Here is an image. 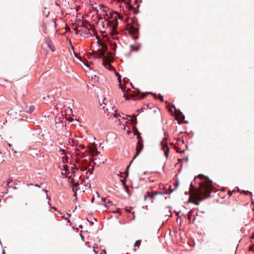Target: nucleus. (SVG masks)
Returning <instances> with one entry per match:
<instances>
[{
	"label": "nucleus",
	"instance_id": "nucleus-1",
	"mask_svg": "<svg viewBox=\"0 0 254 254\" xmlns=\"http://www.w3.org/2000/svg\"><path fill=\"white\" fill-rule=\"evenodd\" d=\"M107 24L113 30H115L118 25V20L126 23V27L129 35L134 40L139 38V24L136 17H103Z\"/></svg>",
	"mask_w": 254,
	"mask_h": 254
},
{
	"label": "nucleus",
	"instance_id": "nucleus-2",
	"mask_svg": "<svg viewBox=\"0 0 254 254\" xmlns=\"http://www.w3.org/2000/svg\"><path fill=\"white\" fill-rule=\"evenodd\" d=\"M75 19V25L76 27H79L80 29V35L84 38L92 37V34L90 32L91 26L89 22L85 19L87 17H80L81 18H78V17H73ZM92 19L94 17H89Z\"/></svg>",
	"mask_w": 254,
	"mask_h": 254
},
{
	"label": "nucleus",
	"instance_id": "nucleus-3",
	"mask_svg": "<svg viewBox=\"0 0 254 254\" xmlns=\"http://www.w3.org/2000/svg\"><path fill=\"white\" fill-rule=\"evenodd\" d=\"M202 178H205L206 180H208V181L210 183H212V181L210 180L208 177L205 176L204 175L200 174L197 177H195L193 179V182L195 183L198 184L199 188L198 189H196L193 186L192 182L190 183V188L194 189V192H195V195L197 197H199L201 195H202L203 194H205V193H210V191L208 186L206 185L202 184V183L201 182L198 181V179H202Z\"/></svg>",
	"mask_w": 254,
	"mask_h": 254
},
{
	"label": "nucleus",
	"instance_id": "nucleus-4",
	"mask_svg": "<svg viewBox=\"0 0 254 254\" xmlns=\"http://www.w3.org/2000/svg\"><path fill=\"white\" fill-rule=\"evenodd\" d=\"M91 13L92 16H94V14H97V16H113L114 14H117V16H120L118 12L113 11L102 4H100L98 7L93 8L91 10Z\"/></svg>",
	"mask_w": 254,
	"mask_h": 254
},
{
	"label": "nucleus",
	"instance_id": "nucleus-5",
	"mask_svg": "<svg viewBox=\"0 0 254 254\" xmlns=\"http://www.w3.org/2000/svg\"><path fill=\"white\" fill-rule=\"evenodd\" d=\"M137 116V115L133 114L132 117L130 115H126V117L129 118L127 119L128 121L131 122V124L133 126L132 129L134 131V134H135V132H137L136 136L138 141H143V138L141 136V133L138 131L137 127H135L136 125L137 124V121L136 118Z\"/></svg>",
	"mask_w": 254,
	"mask_h": 254
},
{
	"label": "nucleus",
	"instance_id": "nucleus-6",
	"mask_svg": "<svg viewBox=\"0 0 254 254\" xmlns=\"http://www.w3.org/2000/svg\"><path fill=\"white\" fill-rule=\"evenodd\" d=\"M56 25V22L54 19H51L48 22H43L41 24L43 32L47 34L48 33L47 30V27L50 26H55Z\"/></svg>",
	"mask_w": 254,
	"mask_h": 254
},
{
	"label": "nucleus",
	"instance_id": "nucleus-7",
	"mask_svg": "<svg viewBox=\"0 0 254 254\" xmlns=\"http://www.w3.org/2000/svg\"><path fill=\"white\" fill-rule=\"evenodd\" d=\"M193 193H194V195L195 196V197L199 198L198 200V201H194V200H193L189 199L188 200V203H193V204H195L196 205H198L199 204V202L200 201H203L204 200L206 199V198L211 197L210 193H205L206 194V195L204 196V197H201L202 195H201L199 197H197L195 195V192H194Z\"/></svg>",
	"mask_w": 254,
	"mask_h": 254
},
{
	"label": "nucleus",
	"instance_id": "nucleus-8",
	"mask_svg": "<svg viewBox=\"0 0 254 254\" xmlns=\"http://www.w3.org/2000/svg\"><path fill=\"white\" fill-rule=\"evenodd\" d=\"M160 144L161 146V149L164 150V156L167 158L169 155L170 148L168 146L167 142H164V141H161Z\"/></svg>",
	"mask_w": 254,
	"mask_h": 254
},
{
	"label": "nucleus",
	"instance_id": "nucleus-9",
	"mask_svg": "<svg viewBox=\"0 0 254 254\" xmlns=\"http://www.w3.org/2000/svg\"><path fill=\"white\" fill-rule=\"evenodd\" d=\"M147 94L152 95L155 99H159L160 100V101L162 102H165L166 103H167L168 104H170L168 101H164L163 96L162 95H161L160 94L157 95L155 93L149 92L147 93Z\"/></svg>",
	"mask_w": 254,
	"mask_h": 254
},
{
	"label": "nucleus",
	"instance_id": "nucleus-10",
	"mask_svg": "<svg viewBox=\"0 0 254 254\" xmlns=\"http://www.w3.org/2000/svg\"><path fill=\"white\" fill-rule=\"evenodd\" d=\"M130 86L132 88L135 89L137 91L138 94H141L140 96L138 97L139 99H142L147 96V93L141 92V91L138 88H135L132 83H130Z\"/></svg>",
	"mask_w": 254,
	"mask_h": 254
},
{
	"label": "nucleus",
	"instance_id": "nucleus-11",
	"mask_svg": "<svg viewBox=\"0 0 254 254\" xmlns=\"http://www.w3.org/2000/svg\"><path fill=\"white\" fill-rule=\"evenodd\" d=\"M119 87L122 90V92L124 93V97L125 98L126 100H130V97H129L125 93L126 91V89L125 88H123L120 84L119 85Z\"/></svg>",
	"mask_w": 254,
	"mask_h": 254
},
{
	"label": "nucleus",
	"instance_id": "nucleus-12",
	"mask_svg": "<svg viewBox=\"0 0 254 254\" xmlns=\"http://www.w3.org/2000/svg\"><path fill=\"white\" fill-rule=\"evenodd\" d=\"M102 64L108 69L111 71L114 70L113 67L109 63H106L103 62Z\"/></svg>",
	"mask_w": 254,
	"mask_h": 254
},
{
	"label": "nucleus",
	"instance_id": "nucleus-13",
	"mask_svg": "<svg viewBox=\"0 0 254 254\" xmlns=\"http://www.w3.org/2000/svg\"><path fill=\"white\" fill-rule=\"evenodd\" d=\"M143 149V141H137L136 149H138L141 151Z\"/></svg>",
	"mask_w": 254,
	"mask_h": 254
},
{
	"label": "nucleus",
	"instance_id": "nucleus-14",
	"mask_svg": "<svg viewBox=\"0 0 254 254\" xmlns=\"http://www.w3.org/2000/svg\"><path fill=\"white\" fill-rule=\"evenodd\" d=\"M72 27H73L74 30L75 31V34L76 35L80 34V33H81L80 29H79V27H77V26L76 27V26L75 25V22L72 23Z\"/></svg>",
	"mask_w": 254,
	"mask_h": 254
},
{
	"label": "nucleus",
	"instance_id": "nucleus-15",
	"mask_svg": "<svg viewBox=\"0 0 254 254\" xmlns=\"http://www.w3.org/2000/svg\"><path fill=\"white\" fill-rule=\"evenodd\" d=\"M198 208H193L192 209H191L188 213L187 214V216H188V218L190 220V219H191V216L193 215L194 211H195L196 210H198Z\"/></svg>",
	"mask_w": 254,
	"mask_h": 254
},
{
	"label": "nucleus",
	"instance_id": "nucleus-16",
	"mask_svg": "<svg viewBox=\"0 0 254 254\" xmlns=\"http://www.w3.org/2000/svg\"><path fill=\"white\" fill-rule=\"evenodd\" d=\"M179 185V180L178 178H176L175 180V183H174V189H173L171 190V192H173L175 190H176Z\"/></svg>",
	"mask_w": 254,
	"mask_h": 254
},
{
	"label": "nucleus",
	"instance_id": "nucleus-17",
	"mask_svg": "<svg viewBox=\"0 0 254 254\" xmlns=\"http://www.w3.org/2000/svg\"><path fill=\"white\" fill-rule=\"evenodd\" d=\"M35 110V107L33 105H31L29 107H26V112L29 113H32Z\"/></svg>",
	"mask_w": 254,
	"mask_h": 254
},
{
	"label": "nucleus",
	"instance_id": "nucleus-18",
	"mask_svg": "<svg viewBox=\"0 0 254 254\" xmlns=\"http://www.w3.org/2000/svg\"><path fill=\"white\" fill-rule=\"evenodd\" d=\"M188 160H189L188 156H186L185 157L182 158V159L179 158L178 159V163L175 165V166H176L179 163H181V164H182L183 161L187 162V161H188Z\"/></svg>",
	"mask_w": 254,
	"mask_h": 254
},
{
	"label": "nucleus",
	"instance_id": "nucleus-19",
	"mask_svg": "<svg viewBox=\"0 0 254 254\" xmlns=\"http://www.w3.org/2000/svg\"><path fill=\"white\" fill-rule=\"evenodd\" d=\"M141 242V240H138L136 241V242L134 244V248H135L136 247H137L138 248H139V247L140 245ZM133 251L134 252H136V248H134L133 249Z\"/></svg>",
	"mask_w": 254,
	"mask_h": 254
},
{
	"label": "nucleus",
	"instance_id": "nucleus-20",
	"mask_svg": "<svg viewBox=\"0 0 254 254\" xmlns=\"http://www.w3.org/2000/svg\"><path fill=\"white\" fill-rule=\"evenodd\" d=\"M130 49H131V51H137L140 48V45L138 44L135 48H134L133 45H130Z\"/></svg>",
	"mask_w": 254,
	"mask_h": 254
},
{
	"label": "nucleus",
	"instance_id": "nucleus-21",
	"mask_svg": "<svg viewBox=\"0 0 254 254\" xmlns=\"http://www.w3.org/2000/svg\"><path fill=\"white\" fill-rule=\"evenodd\" d=\"M141 152V150H138V149H136V152L135 153V154L133 156V159L132 160H131L130 161V164H131L132 162H133V160L138 156L139 155V154L140 153V152Z\"/></svg>",
	"mask_w": 254,
	"mask_h": 254
},
{
	"label": "nucleus",
	"instance_id": "nucleus-22",
	"mask_svg": "<svg viewBox=\"0 0 254 254\" xmlns=\"http://www.w3.org/2000/svg\"><path fill=\"white\" fill-rule=\"evenodd\" d=\"M141 152V150H138V149H136V152L135 153V154L133 156V159L132 160H131L130 161V164H131L132 162H133V160L138 156L139 155V154L140 153V152Z\"/></svg>",
	"mask_w": 254,
	"mask_h": 254
},
{
	"label": "nucleus",
	"instance_id": "nucleus-23",
	"mask_svg": "<svg viewBox=\"0 0 254 254\" xmlns=\"http://www.w3.org/2000/svg\"><path fill=\"white\" fill-rule=\"evenodd\" d=\"M164 137L163 138V140L162 141H164V142H167L168 137L169 136V134L167 131H164Z\"/></svg>",
	"mask_w": 254,
	"mask_h": 254
},
{
	"label": "nucleus",
	"instance_id": "nucleus-24",
	"mask_svg": "<svg viewBox=\"0 0 254 254\" xmlns=\"http://www.w3.org/2000/svg\"><path fill=\"white\" fill-rule=\"evenodd\" d=\"M175 111L179 114V115L180 116L182 120H185V116L183 114V113L180 110L178 109V111Z\"/></svg>",
	"mask_w": 254,
	"mask_h": 254
},
{
	"label": "nucleus",
	"instance_id": "nucleus-25",
	"mask_svg": "<svg viewBox=\"0 0 254 254\" xmlns=\"http://www.w3.org/2000/svg\"><path fill=\"white\" fill-rule=\"evenodd\" d=\"M101 200L105 203H111L112 201L107 199L106 197H102Z\"/></svg>",
	"mask_w": 254,
	"mask_h": 254
},
{
	"label": "nucleus",
	"instance_id": "nucleus-26",
	"mask_svg": "<svg viewBox=\"0 0 254 254\" xmlns=\"http://www.w3.org/2000/svg\"><path fill=\"white\" fill-rule=\"evenodd\" d=\"M132 208H133V207H130L129 209L127 207H126L124 208V210L127 212L130 213H131L132 214H134V211H132V212L131 211V209H132Z\"/></svg>",
	"mask_w": 254,
	"mask_h": 254
},
{
	"label": "nucleus",
	"instance_id": "nucleus-27",
	"mask_svg": "<svg viewBox=\"0 0 254 254\" xmlns=\"http://www.w3.org/2000/svg\"><path fill=\"white\" fill-rule=\"evenodd\" d=\"M71 187L73 192L77 191L78 190H79V187H77V186H75V185H72Z\"/></svg>",
	"mask_w": 254,
	"mask_h": 254
},
{
	"label": "nucleus",
	"instance_id": "nucleus-28",
	"mask_svg": "<svg viewBox=\"0 0 254 254\" xmlns=\"http://www.w3.org/2000/svg\"><path fill=\"white\" fill-rule=\"evenodd\" d=\"M171 193L172 192H171V191L170 192H168L166 190L159 191V194H161V195H165V194H169V195H170Z\"/></svg>",
	"mask_w": 254,
	"mask_h": 254
},
{
	"label": "nucleus",
	"instance_id": "nucleus-29",
	"mask_svg": "<svg viewBox=\"0 0 254 254\" xmlns=\"http://www.w3.org/2000/svg\"><path fill=\"white\" fill-rule=\"evenodd\" d=\"M46 43L48 45V46H50V45L52 44L51 40L50 39V37H47L46 39Z\"/></svg>",
	"mask_w": 254,
	"mask_h": 254
},
{
	"label": "nucleus",
	"instance_id": "nucleus-30",
	"mask_svg": "<svg viewBox=\"0 0 254 254\" xmlns=\"http://www.w3.org/2000/svg\"><path fill=\"white\" fill-rule=\"evenodd\" d=\"M128 173H126L125 172L124 175H120V177L126 179L128 177Z\"/></svg>",
	"mask_w": 254,
	"mask_h": 254
},
{
	"label": "nucleus",
	"instance_id": "nucleus-31",
	"mask_svg": "<svg viewBox=\"0 0 254 254\" xmlns=\"http://www.w3.org/2000/svg\"><path fill=\"white\" fill-rule=\"evenodd\" d=\"M233 192H238V189L237 190H232V191L229 190V191L228 192V195L229 196H231V195H232V194H233Z\"/></svg>",
	"mask_w": 254,
	"mask_h": 254
},
{
	"label": "nucleus",
	"instance_id": "nucleus-32",
	"mask_svg": "<svg viewBox=\"0 0 254 254\" xmlns=\"http://www.w3.org/2000/svg\"><path fill=\"white\" fill-rule=\"evenodd\" d=\"M68 179L70 180V183L71 184L74 183L75 180L73 179V177L71 176H69L68 177Z\"/></svg>",
	"mask_w": 254,
	"mask_h": 254
},
{
	"label": "nucleus",
	"instance_id": "nucleus-33",
	"mask_svg": "<svg viewBox=\"0 0 254 254\" xmlns=\"http://www.w3.org/2000/svg\"><path fill=\"white\" fill-rule=\"evenodd\" d=\"M48 47L50 49V50H51L52 52H55V47H54V46L52 45V44H51V45H50V46H48Z\"/></svg>",
	"mask_w": 254,
	"mask_h": 254
},
{
	"label": "nucleus",
	"instance_id": "nucleus-34",
	"mask_svg": "<svg viewBox=\"0 0 254 254\" xmlns=\"http://www.w3.org/2000/svg\"><path fill=\"white\" fill-rule=\"evenodd\" d=\"M64 171H62V173H61V174H62V175H65V174H66V173H67L68 174H70V172H69V171L68 172V171H67V170L66 169H64Z\"/></svg>",
	"mask_w": 254,
	"mask_h": 254
},
{
	"label": "nucleus",
	"instance_id": "nucleus-35",
	"mask_svg": "<svg viewBox=\"0 0 254 254\" xmlns=\"http://www.w3.org/2000/svg\"><path fill=\"white\" fill-rule=\"evenodd\" d=\"M42 191H44L46 193V195H47V198L50 200V198L48 196V191L47 190H46L45 189H43L42 190Z\"/></svg>",
	"mask_w": 254,
	"mask_h": 254
},
{
	"label": "nucleus",
	"instance_id": "nucleus-36",
	"mask_svg": "<svg viewBox=\"0 0 254 254\" xmlns=\"http://www.w3.org/2000/svg\"><path fill=\"white\" fill-rule=\"evenodd\" d=\"M174 212L176 213L177 215L178 216V218L177 219V221H178L179 219H180V222H181V220L180 218V217L179 216V213L181 212L180 210L179 212H177L176 210H174Z\"/></svg>",
	"mask_w": 254,
	"mask_h": 254
},
{
	"label": "nucleus",
	"instance_id": "nucleus-37",
	"mask_svg": "<svg viewBox=\"0 0 254 254\" xmlns=\"http://www.w3.org/2000/svg\"><path fill=\"white\" fill-rule=\"evenodd\" d=\"M146 108H144V107H142L141 109H138L136 110V112L139 113H141L142 112H143L144 110H145Z\"/></svg>",
	"mask_w": 254,
	"mask_h": 254
},
{
	"label": "nucleus",
	"instance_id": "nucleus-38",
	"mask_svg": "<svg viewBox=\"0 0 254 254\" xmlns=\"http://www.w3.org/2000/svg\"><path fill=\"white\" fill-rule=\"evenodd\" d=\"M43 185V184H42V183H41L40 185H39V184H34V186L35 187H37V188H41V185ZM29 185H32V186H33V184H30Z\"/></svg>",
	"mask_w": 254,
	"mask_h": 254
},
{
	"label": "nucleus",
	"instance_id": "nucleus-39",
	"mask_svg": "<svg viewBox=\"0 0 254 254\" xmlns=\"http://www.w3.org/2000/svg\"><path fill=\"white\" fill-rule=\"evenodd\" d=\"M123 186L124 189H125V191H127L129 190V187L126 184H125V185H123Z\"/></svg>",
	"mask_w": 254,
	"mask_h": 254
},
{
	"label": "nucleus",
	"instance_id": "nucleus-40",
	"mask_svg": "<svg viewBox=\"0 0 254 254\" xmlns=\"http://www.w3.org/2000/svg\"><path fill=\"white\" fill-rule=\"evenodd\" d=\"M239 192H241V193H244V194H252V193L250 192L249 191H240V190H239Z\"/></svg>",
	"mask_w": 254,
	"mask_h": 254
},
{
	"label": "nucleus",
	"instance_id": "nucleus-41",
	"mask_svg": "<svg viewBox=\"0 0 254 254\" xmlns=\"http://www.w3.org/2000/svg\"><path fill=\"white\" fill-rule=\"evenodd\" d=\"M177 139V141H181L183 144L185 143L184 139L182 138H178Z\"/></svg>",
	"mask_w": 254,
	"mask_h": 254
},
{
	"label": "nucleus",
	"instance_id": "nucleus-42",
	"mask_svg": "<svg viewBox=\"0 0 254 254\" xmlns=\"http://www.w3.org/2000/svg\"><path fill=\"white\" fill-rule=\"evenodd\" d=\"M94 168H92L91 170H89L88 172H86V174L88 172L90 175H92L93 174Z\"/></svg>",
	"mask_w": 254,
	"mask_h": 254
},
{
	"label": "nucleus",
	"instance_id": "nucleus-43",
	"mask_svg": "<svg viewBox=\"0 0 254 254\" xmlns=\"http://www.w3.org/2000/svg\"><path fill=\"white\" fill-rule=\"evenodd\" d=\"M63 218L65 220H67V223L69 224L70 226H71L72 225V223L71 222L70 220L69 219H67L66 217H64V215Z\"/></svg>",
	"mask_w": 254,
	"mask_h": 254
},
{
	"label": "nucleus",
	"instance_id": "nucleus-44",
	"mask_svg": "<svg viewBox=\"0 0 254 254\" xmlns=\"http://www.w3.org/2000/svg\"><path fill=\"white\" fill-rule=\"evenodd\" d=\"M147 195H145L144 196L143 199H144V201H145V200H146V199H147V197L149 196V191H147Z\"/></svg>",
	"mask_w": 254,
	"mask_h": 254
},
{
	"label": "nucleus",
	"instance_id": "nucleus-45",
	"mask_svg": "<svg viewBox=\"0 0 254 254\" xmlns=\"http://www.w3.org/2000/svg\"><path fill=\"white\" fill-rule=\"evenodd\" d=\"M130 164H130V163H129V165H128L127 166L126 169V171H125V173H128V170H129V167H130Z\"/></svg>",
	"mask_w": 254,
	"mask_h": 254
},
{
	"label": "nucleus",
	"instance_id": "nucleus-46",
	"mask_svg": "<svg viewBox=\"0 0 254 254\" xmlns=\"http://www.w3.org/2000/svg\"><path fill=\"white\" fill-rule=\"evenodd\" d=\"M78 146H79V147L81 148L82 149H85V146L83 144H79Z\"/></svg>",
	"mask_w": 254,
	"mask_h": 254
},
{
	"label": "nucleus",
	"instance_id": "nucleus-47",
	"mask_svg": "<svg viewBox=\"0 0 254 254\" xmlns=\"http://www.w3.org/2000/svg\"><path fill=\"white\" fill-rule=\"evenodd\" d=\"M118 115L119 114L117 113V111L115 110L114 113V117L117 118L118 117Z\"/></svg>",
	"mask_w": 254,
	"mask_h": 254
},
{
	"label": "nucleus",
	"instance_id": "nucleus-48",
	"mask_svg": "<svg viewBox=\"0 0 254 254\" xmlns=\"http://www.w3.org/2000/svg\"><path fill=\"white\" fill-rule=\"evenodd\" d=\"M126 191L127 192L128 197L129 198L131 195V192L129 190Z\"/></svg>",
	"mask_w": 254,
	"mask_h": 254
},
{
	"label": "nucleus",
	"instance_id": "nucleus-49",
	"mask_svg": "<svg viewBox=\"0 0 254 254\" xmlns=\"http://www.w3.org/2000/svg\"><path fill=\"white\" fill-rule=\"evenodd\" d=\"M171 108L172 109H174L175 111H178V109L176 108V106L174 104L171 105Z\"/></svg>",
	"mask_w": 254,
	"mask_h": 254
},
{
	"label": "nucleus",
	"instance_id": "nucleus-50",
	"mask_svg": "<svg viewBox=\"0 0 254 254\" xmlns=\"http://www.w3.org/2000/svg\"><path fill=\"white\" fill-rule=\"evenodd\" d=\"M72 184L75 185V186H77V187H79V186L80 185L78 182H74V183H72Z\"/></svg>",
	"mask_w": 254,
	"mask_h": 254
},
{
	"label": "nucleus",
	"instance_id": "nucleus-51",
	"mask_svg": "<svg viewBox=\"0 0 254 254\" xmlns=\"http://www.w3.org/2000/svg\"><path fill=\"white\" fill-rule=\"evenodd\" d=\"M149 196L150 198L151 199H152V200H153V199H154L155 198V196L154 194H153V195H152L151 196L149 195Z\"/></svg>",
	"mask_w": 254,
	"mask_h": 254
},
{
	"label": "nucleus",
	"instance_id": "nucleus-52",
	"mask_svg": "<svg viewBox=\"0 0 254 254\" xmlns=\"http://www.w3.org/2000/svg\"><path fill=\"white\" fill-rule=\"evenodd\" d=\"M120 181L122 183L123 186L125 184H126V181L124 180L120 179Z\"/></svg>",
	"mask_w": 254,
	"mask_h": 254
},
{
	"label": "nucleus",
	"instance_id": "nucleus-53",
	"mask_svg": "<svg viewBox=\"0 0 254 254\" xmlns=\"http://www.w3.org/2000/svg\"><path fill=\"white\" fill-rule=\"evenodd\" d=\"M74 192L73 196L75 197V200H76L77 199V191H75V192Z\"/></svg>",
	"mask_w": 254,
	"mask_h": 254
},
{
	"label": "nucleus",
	"instance_id": "nucleus-54",
	"mask_svg": "<svg viewBox=\"0 0 254 254\" xmlns=\"http://www.w3.org/2000/svg\"><path fill=\"white\" fill-rule=\"evenodd\" d=\"M113 213H118V214H119L120 215H121V213L119 211H118V210H117L113 211Z\"/></svg>",
	"mask_w": 254,
	"mask_h": 254
},
{
	"label": "nucleus",
	"instance_id": "nucleus-55",
	"mask_svg": "<svg viewBox=\"0 0 254 254\" xmlns=\"http://www.w3.org/2000/svg\"><path fill=\"white\" fill-rule=\"evenodd\" d=\"M182 166H183V165L181 164V166H180V168L178 170V172L179 173H181V170H182Z\"/></svg>",
	"mask_w": 254,
	"mask_h": 254
},
{
	"label": "nucleus",
	"instance_id": "nucleus-56",
	"mask_svg": "<svg viewBox=\"0 0 254 254\" xmlns=\"http://www.w3.org/2000/svg\"><path fill=\"white\" fill-rule=\"evenodd\" d=\"M71 174L72 175H71L72 177H75V172L74 171H72L71 172Z\"/></svg>",
	"mask_w": 254,
	"mask_h": 254
},
{
	"label": "nucleus",
	"instance_id": "nucleus-57",
	"mask_svg": "<svg viewBox=\"0 0 254 254\" xmlns=\"http://www.w3.org/2000/svg\"><path fill=\"white\" fill-rule=\"evenodd\" d=\"M92 78L93 79H96V78H97V80L98 81L99 77H97L96 75H95L94 76H92Z\"/></svg>",
	"mask_w": 254,
	"mask_h": 254
},
{
	"label": "nucleus",
	"instance_id": "nucleus-58",
	"mask_svg": "<svg viewBox=\"0 0 254 254\" xmlns=\"http://www.w3.org/2000/svg\"><path fill=\"white\" fill-rule=\"evenodd\" d=\"M100 254H106V250H103Z\"/></svg>",
	"mask_w": 254,
	"mask_h": 254
},
{
	"label": "nucleus",
	"instance_id": "nucleus-59",
	"mask_svg": "<svg viewBox=\"0 0 254 254\" xmlns=\"http://www.w3.org/2000/svg\"><path fill=\"white\" fill-rule=\"evenodd\" d=\"M12 181V177H10L8 178V181L7 182H9V183Z\"/></svg>",
	"mask_w": 254,
	"mask_h": 254
},
{
	"label": "nucleus",
	"instance_id": "nucleus-60",
	"mask_svg": "<svg viewBox=\"0 0 254 254\" xmlns=\"http://www.w3.org/2000/svg\"><path fill=\"white\" fill-rule=\"evenodd\" d=\"M133 14H136L137 13V11H136L134 8L133 9Z\"/></svg>",
	"mask_w": 254,
	"mask_h": 254
},
{
	"label": "nucleus",
	"instance_id": "nucleus-61",
	"mask_svg": "<svg viewBox=\"0 0 254 254\" xmlns=\"http://www.w3.org/2000/svg\"><path fill=\"white\" fill-rule=\"evenodd\" d=\"M185 150H181V151L179 152V153H180V154H183V153H185Z\"/></svg>",
	"mask_w": 254,
	"mask_h": 254
},
{
	"label": "nucleus",
	"instance_id": "nucleus-62",
	"mask_svg": "<svg viewBox=\"0 0 254 254\" xmlns=\"http://www.w3.org/2000/svg\"><path fill=\"white\" fill-rule=\"evenodd\" d=\"M66 120L68 121L69 122H71L73 121L72 119H71L70 120H69L67 118H66Z\"/></svg>",
	"mask_w": 254,
	"mask_h": 254
},
{
	"label": "nucleus",
	"instance_id": "nucleus-63",
	"mask_svg": "<svg viewBox=\"0 0 254 254\" xmlns=\"http://www.w3.org/2000/svg\"><path fill=\"white\" fill-rule=\"evenodd\" d=\"M154 195H155V196L157 195V194H159V191H156L154 192V193L153 194Z\"/></svg>",
	"mask_w": 254,
	"mask_h": 254
},
{
	"label": "nucleus",
	"instance_id": "nucleus-64",
	"mask_svg": "<svg viewBox=\"0 0 254 254\" xmlns=\"http://www.w3.org/2000/svg\"><path fill=\"white\" fill-rule=\"evenodd\" d=\"M104 206L106 207V208H108L109 206L107 205V203L104 204Z\"/></svg>",
	"mask_w": 254,
	"mask_h": 254
}]
</instances>
